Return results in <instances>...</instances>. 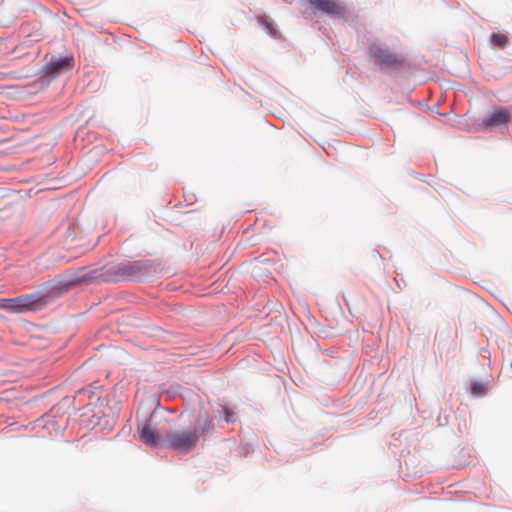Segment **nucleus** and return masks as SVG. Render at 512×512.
Returning <instances> with one entry per match:
<instances>
[{"instance_id":"obj_11","label":"nucleus","mask_w":512,"mask_h":512,"mask_svg":"<svg viewBox=\"0 0 512 512\" xmlns=\"http://www.w3.org/2000/svg\"><path fill=\"white\" fill-rule=\"evenodd\" d=\"M223 412H224L225 421L227 423L235 422V420H236L235 413L231 408H229L228 406H223Z\"/></svg>"},{"instance_id":"obj_5","label":"nucleus","mask_w":512,"mask_h":512,"mask_svg":"<svg viewBox=\"0 0 512 512\" xmlns=\"http://www.w3.org/2000/svg\"><path fill=\"white\" fill-rule=\"evenodd\" d=\"M146 270V265L141 261L127 262L117 266L116 273L122 278H132Z\"/></svg>"},{"instance_id":"obj_12","label":"nucleus","mask_w":512,"mask_h":512,"mask_svg":"<svg viewBox=\"0 0 512 512\" xmlns=\"http://www.w3.org/2000/svg\"><path fill=\"white\" fill-rule=\"evenodd\" d=\"M484 391V387L481 383H474L471 386V392L475 395H481Z\"/></svg>"},{"instance_id":"obj_3","label":"nucleus","mask_w":512,"mask_h":512,"mask_svg":"<svg viewBox=\"0 0 512 512\" xmlns=\"http://www.w3.org/2000/svg\"><path fill=\"white\" fill-rule=\"evenodd\" d=\"M369 54L381 69L396 68L402 64L398 54L381 43H372L369 46Z\"/></svg>"},{"instance_id":"obj_2","label":"nucleus","mask_w":512,"mask_h":512,"mask_svg":"<svg viewBox=\"0 0 512 512\" xmlns=\"http://www.w3.org/2000/svg\"><path fill=\"white\" fill-rule=\"evenodd\" d=\"M512 119V112L506 107H498L492 113L477 123L479 131H500L508 130V124Z\"/></svg>"},{"instance_id":"obj_6","label":"nucleus","mask_w":512,"mask_h":512,"mask_svg":"<svg viewBox=\"0 0 512 512\" xmlns=\"http://www.w3.org/2000/svg\"><path fill=\"white\" fill-rule=\"evenodd\" d=\"M316 10L326 14H341L343 8L334 0H308Z\"/></svg>"},{"instance_id":"obj_14","label":"nucleus","mask_w":512,"mask_h":512,"mask_svg":"<svg viewBox=\"0 0 512 512\" xmlns=\"http://www.w3.org/2000/svg\"><path fill=\"white\" fill-rule=\"evenodd\" d=\"M77 393L78 395L87 393L89 398L96 396V392L94 390L79 389Z\"/></svg>"},{"instance_id":"obj_9","label":"nucleus","mask_w":512,"mask_h":512,"mask_svg":"<svg viewBox=\"0 0 512 512\" xmlns=\"http://www.w3.org/2000/svg\"><path fill=\"white\" fill-rule=\"evenodd\" d=\"M3 302L17 304V306L20 309V312L23 310L33 309V304H34V302L32 300V296H30V295L19 296V297L12 298V299H5V300H3Z\"/></svg>"},{"instance_id":"obj_4","label":"nucleus","mask_w":512,"mask_h":512,"mask_svg":"<svg viewBox=\"0 0 512 512\" xmlns=\"http://www.w3.org/2000/svg\"><path fill=\"white\" fill-rule=\"evenodd\" d=\"M137 431L141 441L146 445L157 446L160 442L163 443L160 434L149 421L139 424Z\"/></svg>"},{"instance_id":"obj_8","label":"nucleus","mask_w":512,"mask_h":512,"mask_svg":"<svg viewBox=\"0 0 512 512\" xmlns=\"http://www.w3.org/2000/svg\"><path fill=\"white\" fill-rule=\"evenodd\" d=\"M73 58L72 57H64L53 60L49 64V69L52 72H60L62 70H69L72 68Z\"/></svg>"},{"instance_id":"obj_1","label":"nucleus","mask_w":512,"mask_h":512,"mask_svg":"<svg viewBox=\"0 0 512 512\" xmlns=\"http://www.w3.org/2000/svg\"><path fill=\"white\" fill-rule=\"evenodd\" d=\"M199 441V434L191 427L168 432L163 439V445L179 453H188L193 450Z\"/></svg>"},{"instance_id":"obj_7","label":"nucleus","mask_w":512,"mask_h":512,"mask_svg":"<svg viewBox=\"0 0 512 512\" xmlns=\"http://www.w3.org/2000/svg\"><path fill=\"white\" fill-rule=\"evenodd\" d=\"M198 434H205L214 430V424L206 410H201L196 419V427Z\"/></svg>"},{"instance_id":"obj_10","label":"nucleus","mask_w":512,"mask_h":512,"mask_svg":"<svg viewBox=\"0 0 512 512\" xmlns=\"http://www.w3.org/2000/svg\"><path fill=\"white\" fill-rule=\"evenodd\" d=\"M491 41L494 45L500 48H504L508 42V38L504 34L494 33L491 36Z\"/></svg>"},{"instance_id":"obj_13","label":"nucleus","mask_w":512,"mask_h":512,"mask_svg":"<svg viewBox=\"0 0 512 512\" xmlns=\"http://www.w3.org/2000/svg\"><path fill=\"white\" fill-rule=\"evenodd\" d=\"M3 308L5 309H8L12 312H20V309L19 307L17 306V304H14V303H7V302H4V304L2 305Z\"/></svg>"}]
</instances>
